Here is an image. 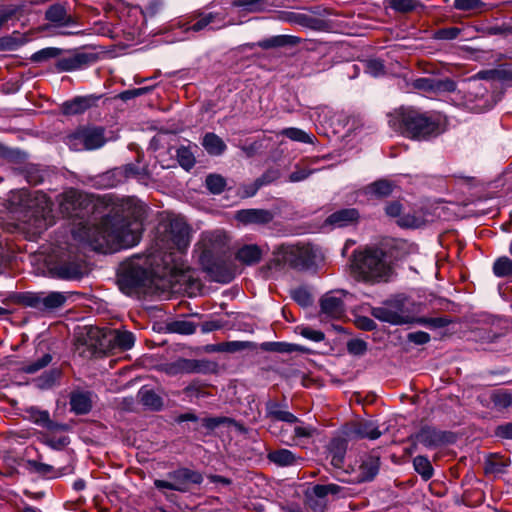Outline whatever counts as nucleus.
Wrapping results in <instances>:
<instances>
[{"label": "nucleus", "instance_id": "1", "mask_svg": "<svg viewBox=\"0 0 512 512\" xmlns=\"http://www.w3.org/2000/svg\"><path fill=\"white\" fill-rule=\"evenodd\" d=\"M117 206L123 215H107L99 223L79 229V237L93 250L112 253L139 243L143 227L136 219L137 200L121 199Z\"/></svg>", "mask_w": 512, "mask_h": 512}, {"label": "nucleus", "instance_id": "2", "mask_svg": "<svg viewBox=\"0 0 512 512\" xmlns=\"http://www.w3.org/2000/svg\"><path fill=\"white\" fill-rule=\"evenodd\" d=\"M154 260V256H148L145 259L137 257L125 262L117 275L119 289L124 294L136 298L152 294L155 290V278L164 277L174 270V268L165 267L166 272L153 268Z\"/></svg>", "mask_w": 512, "mask_h": 512}, {"label": "nucleus", "instance_id": "3", "mask_svg": "<svg viewBox=\"0 0 512 512\" xmlns=\"http://www.w3.org/2000/svg\"><path fill=\"white\" fill-rule=\"evenodd\" d=\"M317 257L318 250L310 244H281L274 249L272 258L260 268V273L264 278H271L285 267L307 270L316 264Z\"/></svg>", "mask_w": 512, "mask_h": 512}, {"label": "nucleus", "instance_id": "4", "mask_svg": "<svg viewBox=\"0 0 512 512\" xmlns=\"http://www.w3.org/2000/svg\"><path fill=\"white\" fill-rule=\"evenodd\" d=\"M351 268L362 280L371 283L388 282L393 275L386 253L379 248L354 252Z\"/></svg>", "mask_w": 512, "mask_h": 512}, {"label": "nucleus", "instance_id": "5", "mask_svg": "<svg viewBox=\"0 0 512 512\" xmlns=\"http://www.w3.org/2000/svg\"><path fill=\"white\" fill-rule=\"evenodd\" d=\"M401 125L407 137L418 141H428L445 131L444 119L440 113L415 109H406L401 113Z\"/></svg>", "mask_w": 512, "mask_h": 512}, {"label": "nucleus", "instance_id": "6", "mask_svg": "<svg viewBox=\"0 0 512 512\" xmlns=\"http://www.w3.org/2000/svg\"><path fill=\"white\" fill-rule=\"evenodd\" d=\"M18 195L24 207L29 209L37 208L33 214L34 232L41 233L46 230L52 224V221L48 220L51 212V202L48 197L40 191L31 193L27 190H20Z\"/></svg>", "mask_w": 512, "mask_h": 512}, {"label": "nucleus", "instance_id": "7", "mask_svg": "<svg viewBox=\"0 0 512 512\" xmlns=\"http://www.w3.org/2000/svg\"><path fill=\"white\" fill-rule=\"evenodd\" d=\"M371 315L391 325H403L413 322V317L406 306V298L400 295L388 299L381 306L373 307Z\"/></svg>", "mask_w": 512, "mask_h": 512}, {"label": "nucleus", "instance_id": "8", "mask_svg": "<svg viewBox=\"0 0 512 512\" xmlns=\"http://www.w3.org/2000/svg\"><path fill=\"white\" fill-rule=\"evenodd\" d=\"M105 130L96 126H80L67 136V145L74 151L94 150L105 142Z\"/></svg>", "mask_w": 512, "mask_h": 512}, {"label": "nucleus", "instance_id": "9", "mask_svg": "<svg viewBox=\"0 0 512 512\" xmlns=\"http://www.w3.org/2000/svg\"><path fill=\"white\" fill-rule=\"evenodd\" d=\"M169 480H154V486L158 490H174L178 492H188L191 484L199 485L203 481L201 473L188 468H179L167 474Z\"/></svg>", "mask_w": 512, "mask_h": 512}, {"label": "nucleus", "instance_id": "10", "mask_svg": "<svg viewBox=\"0 0 512 512\" xmlns=\"http://www.w3.org/2000/svg\"><path fill=\"white\" fill-rule=\"evenodd\" d=\"M93 335L99 339V345L107 350L126 351L133 347L135 337L132 332L111 328H97Z\"/></svg>", "mask_w": 512, "mask_h": 512}, {"label": "nucleus", "instance_id": "11", "mask_svg": "<svg viewBox=\"0 0 512 512\" xmlns=\"http://www.w3.org/2000/svg\"><path fill=\"white\" fill-rule=\"evenodd\" d=\"M277 19L290 25L300 26L313 31H325L329 27L326 20L299 11H279Z\"/></svg>", "mask_w": 512, "mask_h": 512}, {"label": "nucleus", "instance_id": "12", "mask_svg": "<svg viewBox=\"0 0 512 512\" xmlns=\"http://www.w3.org/2000/svg\"><path fill=\"white\" fill-rule=\"evenodd\" d=\"M226 26L225 16L218 12H199L191 16L190 20L185 23L187 32H200L207 28L221 29Z\"/></svg>", "mask_w": 512, "mask_h": 512}, {"label": "nucleus", "instance_id": "13", "mask_svg": "<svg viewBox=\"0 0 512 512\" xmlns=\"http://www.w3.org/2000/svg\"><path fill=\"white\" fill-rule=\"evenodd\" d=\"M98 60L96 53L74 52L57 60L56 69L58 72H71L86 68Z\"/></svg>", "mask_w": 512, "mask_h": 512}, {"label": "nucleus", "instance_id": "14", "mask_svg": "<svg viewBox=\"0 0 512 512\" xmlns=\"http://www.w3.org/2000/svg\"><path fill=\"white\" fill-rule=\"evenodd\" d=\"M414 439L427 448H437L454 442V435L450 432L438 430L434 427L424 426L415 435Z\"/></svg>", "mask_w": 512, "mask_h": 512}, {"label": "nucleus", "instance_id": "15", "mask_svg": "<svg viewBox=\"0 0 512 512\" xmlns=\"http://www.w3.org/2000/svg\"><path fill=\"white\" fill-rule=\"evenodd\" d=\"M165 240L170 248L180 251L186 249L190 242L188 225L180 219L170 221L166 229Z\"/></svg>", "mask_w": 512, "mask_h": 512}, {"label": "nucleus", "instance_id": "16", "mask_svg": "<svg viewBox=\"0 0 512 512\" xmlns=\"http://www.w3.org/2000/svg\"><path fill=\"white\" fill-rule=\"evenodd\" d=\"M465 105L477 112H484L489 109L488 104V90L481 83L474 81L468 84L467 89L465 90Z\"/></svg>", "mask_w": 512, "mask_h": 512}, {"label": "nucleus", "instance_id": "17", "mask_svg": "<svg viewBox=\"0 0 512 512\" xmlns=\"http://www.w3.org/2000/svg\"><path fill=\"white\" fill-rule=\"evenodd\" d=\"M342 290L330 291L320 300L321 312L330 318H340L345 313Z\"/></svg>", "mask_w": 512, "mask_h": 512}, {"label": "nucleus", "instance_id": "18", "mask_svg": "<svg viewBox=\"0 0 512 512\" xmlns=\"http://www.w3.org/2000/svg\"><path fill=\"white\" fill-rule=\"evenodd\" d=\"M235 219L243 225H265L274 219V213L266 209H242L236 212Z\"/></svg>", "mask_w": 512, "mask_h": 512}, {"label": "nucleus", "instance_id": "19", "mask_svg": "<svg viewBox=\"0 0 512 512\" xmlns=\"http://www.w3.org/2000/svg\"><path fill=\"white\" fill-rule=\"evenodd\" d=\"M45 19L53 27H66L77 24L76 19L68 13L67 7L60 3L53 4L47 8Z\"/></svg>", "mask_w": 512, "mask_h": 512}, {"label": "nucleus", "instance_id": "20", "mask_svg": "<svg viewBox=\"0 0 512 512\" xmlns=\"http://www.w3.org/2000/svg\"><path fill=\"white\" fill-rule=\"evenodd\" d=\"M51 272L60 279H78L84 274V266L80 260L72 259L56 264L51 268Z\"/></svg>", "mask_w": 512, "mask_h": 512}, {"label": "nucleus", "instance_id": "21", "mask_svg": "<svg viewBox=\"0 0 512 512\" xmlns=\"http://www.w3.org/2000/svg\"><path fill=\"white\" fill-rule=\"evenodd\" d=\"M101 96L86 95L78 96L62 104V112L65 115H77L97 105Z\"/></svg>", "mask_w": 512, "mask_h": 512}, {"label": "nucleus", "instance_id": "22", "mask_svg": "<svg viewBox=\"0 0 512 512\" xmlns=\"http://www.w3.org/2000/svg\"><path fill=\"white\" fill-rule=\"evenodd\" d=\"M359 219V212L355 208H345L335 211L330 214L326 219V224L335 227L342 228L352 224H355Z\"/></svg>", "mask_w": 512, "mask_h": 512}, {"label": "nucleus", "instance_id": "23", "mask_svg": "<svg viewBox=\"0 0 512 512\" xmlns=\"http://www.w3.org/2000/svg\"><path fill=\"white\" fill-rule=\"evenodd\" d=\"M380 456L377 453H370L363 456L359 466L360 481H371L379 471Z\"/></svg>", "mask_w": 512, "mask_h": 512}, {"label": "nucleus", "instance_id": "24", "mask_svg": "<svg viewBox=\"0 0 512 512\" xmlns=\"http://www.w3.org/2000/svg\"><path fill=\"white\" fill-rule=\"evenodd\" d=\"M347 442L341 438L333 439L328 446V456L331 465L336 469H342L344 465Z\"/></svg>", "mask_w": 512, "mask_h": 512}, {"label": "nucleus", "instance_id": "25", "mask_svg": "<svg viewBox=\"0 0 512 512\" xmlns=\"http://www.w3.org/2000/svg\"><path fill=\"white\" fill-rule=\"evenodd\" d=\"M266 417L276 421L287 423H297L299 419L291 412L282 409V405L277 401L269 399L266 402Z\"/></svg>", "mask_w": 512, "mask_h": 512}, {"label": "nucleus", "instance_id": "26", "mask_svg": "<svg viewBox=\"0 0 512 512\" xmlns=\"http://www.w3.org/2000/svg\"><path fill=\"white\" fill-rule=\"evenodd\" d=\"M263 256L261 248L256 244L244 245L236 252V259L244 265H255Z\"/></svg>", "mask_w": 512, "mask_h": 512}, {"label": "nucleus", "instance_id": "27", "mask_svg": "<svg viewBox=\"0 0 512 512\" xmlns=\"http://www.w3.org/2000/svg\"><path fill=\"white\" fill-rule=\"evenodd\" d=\"M302 42V39L294 35H277L258 42L262 49H271L285 46H296Z\"/></svg>", "mask_w": 512, "mask_h": 512}, {"label": "nucleus", "instance_id": "28", "mask_svg": "<svg viewBox=\"0 0 512 512\" xmlns=\"http://www.w3.org/2000/svg\"><path fill=\"white\" fill-rule=\"evenodd\" d=\"M394 190V184L386 179L377 180L365 187V194L376 199L389 197Z\"/></svg>", "mask_w": 512, "mask_h": 512}, {"label": "nucleus", "instance_id": "29", "mask_svg": "<svg viewBox=\"0 0 512 512\" xmlns=\"http://www.w3.org/2000/svg\"><path fill=\"white\" fill-rule=\"evenodd\" d=\"M267 458L272 463L281 467L293 466L298 464L299 460H302L301 457L296 456L292 451L288 449H278L271 451L268 453Z\"/></svg>", "mask_w": 512, "mask_h": 512}, {"label": "nucleus", "instance_id": "30", "mask_svg": "<svg viewBox=\"0 0 512 512\" xmlns=\"http://www.w3.org/2000/svg\"><path fill=\"white\" fill-rule=\"evenodd\" d=\"M202 146L208 154L214 156L222 155L227 148L225 142L213 132H208L203 136Z\"/></svg>", "mask_w": 512, "mask_h": 512}, {"label": "nucleus", "instance_id": "31", "mask_svg": "<svg viewBox=\"0 0 512 512\" xmlns=\"http://www.w3.org/2000/svg\"><path fill=\"white\" fill-rule=\"evenodd\" d=\"M193 148L197 149L198 146L196 144L189 143L187 146L181 145L176 150L177 161L179 165L186 171L192 169L196 163V158L192 150Z\"/></svg>", "mask_w": 512, "mask_h": 512}, {"label": "nucleus", "instance_id": "32", "mask_svg": "<svg viewBox=\"0 0 512 512\" xmlns=\"http://www.w3.org/2000/svg\"><path fill=\"white\" fill-rule=\"evenodd\" d=\"M71 410L76 414H86L92 408V401L89 393H72L70 397Z\"/></svg>", "mask_w": 512, "mask_h": 512}, {"label": "nucleus", "instance_id": "33", "mask_svg": "<svg viewBox=\"0 0 512 512\" xmlns=\"http://www.w3.org/2000/svg\"><path fill=\"white\" fill-rule=\"evenodd\" d=\"M26 467L29 472L46 478H57L61 475L60 471L52 465L42 463L37 460H27Z\"/></svg>", "mask_w": 512, "mask_h": 512}, {"label": "nucleus", "instance_id": "34", "mask_svg": "<svg viewBox=\"0 0 512 512\" xmlns=\"http://www.w3.org/2000/svg\"><path fill=\"white\" fill-rule=\"evenodd\" d=\"M255 343L250 341H228L217 344L215 350L219 352L235 353L242 350H256Z\"/></svg>", "mask_w": 512, "mask_h": 512}, {"label": "nucleus", "instance_id": "35", "mask_svg": "<svg viewBox=\"0 0 512 512\" xmlns=\"http://www.w3.org/2000/svg\"><path fill=\"white\" fill-rule=\"evenodd\" d=\"M67 301V296L62 292L43 293V311H51L62 307Z\"/></svg>", "mask_w": 512, "mask_h": 512}, {"label": "nucleus", "instance_id": "36", "mask_svg": "<svg viewBox=\"0 0 512 512\" xmlns=\"http://www.w3.org/2000/svg\"><path fill=\"white\" fill-rule=\"evenodd\" d=\"M234 7L243 8L247 12H261L272 5L270 0H232Z\"/></svg>", "mask_w": 512, "mask_h": 512}, {"label": "nucleus", "instance_id": "37", "mask_svg": "<svg viewBox=\"0 0 512 512\" xmlns=\"http://www.w3.org/2000/svg\"><path fill=\"white\" fill-rule=\"evenodd\" d=\"M178 362L182 374L202 373L208 366L207 362L196 359L179 358Z\"/></svg>", "mask_w": 512, "mask_h": 512}, {"label": "nucleus", "instance_id": "38", "mask_svg": "<svg viewBox=\"0 0 512 512\" xmlns=\"http://www.w3.org/2000/svg\"><path fill=\"white\" fill-rule=\"evenodd\" d=\"M261 349L264 351L278 352V353H292L302 352L303 349L297 344L286 342H264L261 344Z\"/></svg>", "mask_w": 512, "mask_h": 512}, {"label": "nucleus", "instance_id": "39", "mask_svg": "<svg viewBox=\"0 0 512 512\" xmlns=\"http://www.w3.org/2000/svg\"><path fill=\"white\" fill-rule=\"evenodd\" d=\"M206 270L210 273L212 279L217 282L229 283L234 277L231 270L216 263L207 265Z\"/></svg>", "mask_w": 512, "mask_h": 512}, {"label": "nucleus", "instance_id": "40", "mask_svg": "<svg viewBox=\"0 0 512 512\" xmlns=\"http://www.w3.org/2000/svg\"><path fill=\"white\" fill-rule=\"evenodd\" d=\"M124 182L125 176L123 174L122 167L114 168L101 176V183L103 186L108 188L116 187Z\"/></svg>", "mask_w": 512, "mask_h": 512}, {"label": "nucleus", "instance_id": "41", "mask_svg": "<svg viewBox=\"0 0 512 512\" xmlns=\"http://www.w3.org/2000/svg\"><path fill=\"white\" fill-rule=\"evenodd\" d=\"M121 167L123 170V174L125 176V181L129 178H135L143 183L149 180L147 169L144 167H139L138 165L133 163L126 164Z\"/></svg>", "mask_w": 512, "mask_h": 512}, {"label": "nucleus", "instance_id": "42", "mask_svg": "<svg viewBox=\"0 0 512 512\" xmlns=\"http://www.w3.org/2000/svg\"><path fill=\"white\" fill-rule=\"evenodd\" d=\"M413 466L415 471L420 474L425 481L433 476V467L427 457L421 455L415 457Z\"/></svg>", "mask_w": 512, "mask_h": 512}, {"label": "nucleus", "instance_id": "43", "mask_svg": "<svg viewBox=\"0 0 512 512\" xmlns=\"http://www.w3.org/2000/svg\"><path fill=\"white\" fill-rule=\"evenodd\" d=\"M206 188L210 193L218 195L226 188V179L220 174H209L205 180Z\"/></svg>", "mask_w": 512, "mask_h": 512}, {"label": "nucleus", "instance_id": "44", "mask_svg": "<svg viewBox=\"0 0 512 512\" xmlns=\"http://www.w3.org/2000/svg\"><path fill=\"white\" fill-rule=\"evenodd\" d=\"M354 434L360 438H369L375 440L381 436V432L371 422H364L357 425Z\"/></svg>", "mask_w": 512, "mask_h": 512}, {"label": "nucleus", "instance_id": "45", "mask_svg": "<svg viewBox=\"0 0 512 512\" xmlns=\"http://www.w3.org/2000/svg\"><path fill=\"white\" fill-rule=\"evenodd\" d=\"M281 134L292 141L301 143H313V139L315 138L304 130L295 127L285 128L282 130Z\"/></svg>", "mask_w": 512, "mask_h": 512}, {"label": "nucleus", "instance_id": "46", "mask_svg": "<svg viewBox=\"0 0 512 512\" xmlns=\"http://www.w3.org/2000/svg\"><path fill=\"white\" fill-rule=\"evenodd\" d=\"M493 273L497 277L512 276V260L507 256L499 257L493 264Z\"/></svg>", "mask_w": 512, "mask_h": 512}, {"label": "nucleus", "instance_id": "47", "mask_svg": "<svg viewBox=\"0 0 512 512\" xmlns=\"http://www.w3.org/2000/svg\"><path fill=\"white\" fill-rule=\"evenodd\" d=\"M143 405L151 407L152 409H159L162 406L161 398L150 389H141L138 393Z\"/></svg>", "mask_w": 512, "mask_h": 512}, {"label": "nucleus", "instance_id": "48", "mask_svg": "<svg viewBox=\"0 0 512 512\" xmlns=\"http://www.w3.org/2000/svg\"><path fill=\"white\" fill-rule=\"evenodd\" d=\"M292 299L302 307H309L313 303V297L307 288L298 287L291 290Z\"/></svg>", "mask_w": 512, "mask_h": 512}, {"label": "nucleus", "instance_id": "49", "mask_svg": "<svg viewBox=\"0 0 512 512\" xmlns=\"http://www.w3.org/2000/svg\"><path fill=\"white\" fill-rule=\"evenodd\" d=\"M389 5L393 10L400 13H408L422 6L417 0H389Z\"/></svg>", "mask_w": 512, "mask_h": 512}, {"label": "nucleus", "instance_id": "50", "mask_svg": "<svg viewBox=\"0 0 512 512\" xmlns=\"http://www.w3.org/2000/svg\"><path fill=\"white\" fill-rule=\"evenodd\" d=\"M169 329L172 332L182 334V335H190L196 331V324L187 320H178L174 321L169 325Z\"/></svg>", "mask_w": 512, "mask_h": 512}, {"label": "nucleus", "instance_id": "51", "mask_svg": "<svg viewBox=\"0 0 512 512\" xmlns=\"http://www.w3.org/2000/svg\"><path fill=\"white\" fill-rule=\"evenodd\" d=\"M61 52H62V50L59 48L47 47V48H44V49H41V50L35 52L31 56L30 59L32 62H36V63L44 62L48 59L58 57L61 54Z\"/></svg>", "mask_w": 512, "mask_h": 512}, {"label": "nucleus", "instance_id": "52", "mask_svg": "<svg viewBox=\"0 0 512 512\" xmlns=\"http://www.w3.org/2000/svg\"><path fill=\"white\" fill-rule=\"evenodd\" d=\"M491 400L497 409L503 410L512 406V395L505 391L495 392Z\"/></svg>", "mask_w": 512, "mask_h": 512}, {"label": "nucleus", "instance_id": "53", "mask_svg": "<svg viewBox=\"0 0 512 512\" xmlns=\"http://www.w3.org/2000/svg\"><path fill=\"white\" fill-rule=\"evenodd\" d=\"M342 491V487L337 484H317L313 487V494L318 498H325L327 495H336Z\"/></svg>", "mask_w": 512, "mask_h": 512}, {"label": "nucleus", "instance_id": "54", "mask_svg": "<svg viewBox=\"0 0 512 512\" xmlns=\"http://www.w3.org/2000/svg\"><path fill=\"white\" fill-rule=\"evenodd\" d=\"M51 361H52V356L49 353H46L38 360L23 366L22 370L25 373L33 374V373H36L37 371L43 369L44 367H46Z\"/></svg>", "mask_w": 512, "mask_h": 512}, {"label": "nucleus", "instance_id": "55", "mask_svg": "<svg viewBox=\"0 0 512 512\" xmlns=\"http://www.w3.org/2000/svg\"><path fill=\"white\" fill-rule=\"evenodd\" d=\"M296 332L303 336L304 338L311 340L313 342H320L325 338V335L322 331L315 330L308 326H298L296 328Z\"/></svg>", "mask_w": 512, "mask_h": 512}, {"label": "nucleus", "instance_id": "56", "mask_svg": "<svg viewBox=\"0 0 512 512\" xmlns=\"http://www.w3.org/2000/svg\"><path fill=\"white\" fill-rule=\"evenodd\" d=\"M456 87V82L450 78H434V94H440L443 92H454L456 90Z\"/></svg>", "mask_w": 512, "mask_h": 512}, {"label": "nucleus", "instance_id": "57", "mask_svg": "<svg viewBox=\"0 0 512 512\" xmlns=\"http://www.w3.org/2000/svg\"><path fill=\"white\" fill-rule=\"evenodd\" d=\"M43 293H26L22 297V302L26 306L35 308L37 310L43 311Z\"/></svg>", "mask_w": 512, "mask_h": 512}, {"label": "nucleus", "instance_id": "58", "mask_svg": "<svg viewBox=\"0 0 512 512\" xmlns=\"http://www.w3.org/2000/svg\"><path fill=\"white\" fill-rule=\"evenodd\" d=\"M162 7L163 3L161 0H150L144 5L141 13L145 18H152L162 10Z\"/></svg>", "mask_w": 512, "mask_h": 512}, {"label": "nucleus", "instance_id": "59", "mask_svg": "<svg viewBox=\"0 0 512 512\" xmlns=\"http://www.w3.org/2000/svg\"><path fill=\"white\" fill-rule=\"evenodd\" d=\"M417 322L432 328H443L452 323L447 317L420 318Z\"/></svg>", "mask_w": 512, "mask_h": 512}, {"label": "nucleus", "instance_id": "60", "mask_svg": "<svg viewBox=\"0 0 512 512\" xmlns=\"http://www.w3.org/2000/svg\"><path fill=\"white\" fill-rule=\"evenodd\" d=\"M484 6L481 0H454V7L457 10L471 11L478 10Z\"/></svg>", "mask_w": 512, "mask_h": 512}, {"label": "nucleus", "instance_id": "61", "mask_svg": "<svg viewBox=\"0 0 512 512\" xmlns=\"http://www.w3.org/2000/svg\"><path fill=\"white\" fill-rule=\"evenodd\" d=\"M347 350L355 356L363 355L367 351V343L361 339H352L347 343Z\"/></svg>", "mask_w": 512, "mask_h": 512}, {"label": "nucleus", "instance_id": "62", "mask_svg": "<svg viewBox=\"0 0 512 512\" xmlns=\"http://www.w3.org/2000/svg\"><path fill=\"white\" fill-rule=\"evenodd\" d=\"M280 177V172L277 169H268L255 181L258 186L263 187L276 181Z\"/></svg>", "mask_w": 512, "mask_h": 512}, {"label": "nucleus", "instance_id": "63", "mask_svg": "<svg viewBox=\"0 0 512 512\" xmlns=\"http://www.w3.org/2000/svg\"><path fill=\"white\" fill-rule=\"evenodd\" d=\"M421 223V219L412 214L401 215L397 220V224L403 228H418Z\"/></svg>", "mask_w": 512, "mask_h": 512}, {"label": "nucleus", "instance_id": "64", "mask_svg": "<svg viewBox=\"0 0 512 512\" xmlns=\"http://www.w3.org/2000/svg\"><path fill=\"white\" fill-rule=\"evenodd\" d=\"M461 32L457 27L442 28L436 31L435 38L440 40H453L456 39Z\"/></svg>", "mask_w": 512, "mask_h": 512}]
</instances>
